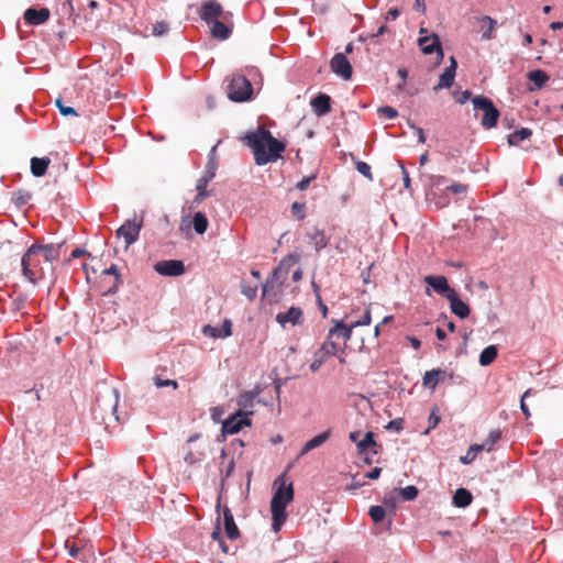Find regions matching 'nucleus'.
Listing matches in <instances>:
<instances>
[{"instance_id":"f257e3e1","label":"nucleus","mask_w":563,"mask_h":563,"mask_svg":"<svg viewBox=\"0 0 563 563\" xmlns=\"http://www.w3.org/2000/svg\"><path fill=\"white\" fill-rule=\"evenodd\" d=\"M62 244H32L21 258L22 275L35 285L60 256Z\"/></svg>"},{"instance_id":"f03ea898","label":"nucleus","mask_w":563,"mask_h":563,"mask_svg":"<svg viewBox=\"0 0 563 563\" xmlns=\"http://www.w3.org/2000/svg\"><path fill=\"white\" fill-rule=\"evenodd\" d=\"M246 142L253 151L255 163L260 166L276 162L285 151V144L265 129L247 134Z\"/></svg>"},{"instance_id":"7ed1b4c3","label":"nucleus","mask_w":563,"mask_h":563,"mask_svg":"<svg viewBox=\"0 0 563 563\" xmlns=\"http://www.w3.org/2000/svg\"><path fill=\"white\" fill-rule=\"evenodd\" d=\"M279 483L278 488L273 495L271 503L272 528L278 532L286 520V507L294 498L292 483L286 484L285 476H279L276 482Z\"/></svg>"},{"instance_id":"20e7f679","label":"nucleus","mask_w":563,"mask_h":563,"mask_svg":"<svg viewBox=\"0 0 563 563\" xmlns=\"http://www.w3.org/2000/svg\"><path fill=\"white\" fill-rule=\"evenodd\" d=\"M227 93L230 100L243 102L251 99L253 86L243 75H232L228 79Z\"/></svg>"},{"instance_id":"39448f33","label":"nucleus","mask_w":563,"mask_h":563,"mask_svg":"<svg viewBox=\"0 0 563 563\" xmlns=\"http://www.w3.org/2000/svg\"><path fill=\"white\" fill-rule=\"evenodd\" d=\"M472 102L475 110H481L484 112V115L481 119L482 125L485 129H492L496 126L500 113L492 100L484 96H476L473 98Z\"/></svg>"},{"instance_id":"423d86ee","label":"nucleus","mask_w":563,"mask_h":563,"mask_svg":"<svg viewBox=\"0 0 563 563\" xmlns=\"http://www.w3.org/2000/svg\"><path fill=\"white\" fill-rule=\"evenodd\" d=\"M371 322V308L366 307L362 316V320H353L350 323H345L344 321H338L331 330H336V340H340L343 346L345 347L346 342L352 336L353 329L357 327L369 325Z\"/></svg>"},{"instance_id":"0eeeda50","label":"nucleus","mask_w":563,"mask_h":563,"mask_svg":"<svg viewBox=\"0 0 563 563\" xmlns=\"http://www.w3.org/2000/svg\"><path fill=\"white\" fill-rule=\"evenodd\" d=\"M216 168H217L216 163L213 162V159H210L206 166V169H205L202 176L197 180V185H196L197 196L194 199L195 203L199 205L207 197H209L211 195V191L207 190V187H208V184L216 176Z\"/></svg>"},{"instance_id":"6e6552de","label":"nucleus","mask_w":563,"mask_h":563,"mask_svg":"<svg viewBox=\"0 0 563 563\" xmlns=\"http://www.w3.org/2000/svg\"><path fill=\"white\" fill-rule=\"evenodd\" d=\"M143 227V219L126 220L118 230L117 236L123 238L125 242V249L132 245L139 239L140 231Z\"/></svg>"},{"instance_id":"1a4fd4ad","label":"nucleus","mask_w":563,"mask_h":563,"mask_svg":"<svg viewBox=\"0 0 563 563\" xmlns=\"http://www.w3.org/2000/svg\"><path fill=\"white\" fill-rule=\"evenodd\" d=\"M232 14L224 12L222 5L217 0H207L202 3L200 9V18L208 24L214 20H228Z\"/></svg>"},{"instance_id":"9d476101","label":"nucleus","mask_w":563,"mask_h":563,"mask_svg":"<svg viewBox=\"0 0 563 563\" xmlns=\"http://www.w3.org/2000/svg\"><path fill=\"white\" fill-rule=\"evenodd\" d=\"M297 262V257L290 255L284 258L279 265L274 269L272 279H268L263 285V296H268L269 289L274 287L275 280L285 279L288 274L289 267Z\"/></svg>"},{"instance_id":"9b49d317","label":"nucleus","mask_w":563,"mask_h":563,"mask_svg":"<svg viewBox=\"0 0 563 563\" xmlns=\"http://www.w3.org/2000/svg\"><path fill=\"white\" fill-rule=\"evenodd\" d=\"M331 70L344 80L352 77L353 70L351 63L343 53H336L330 62Z\"/></svg>"},{"instance_id":"f8f14e48","label":"nucleus","mask_w":563,"mask_h":563,"mask_svg":"<svg viewBox=\"0 0 563 563\" xmlns=\"http://www.w3.org/2000/svg\"><path fill=\"white\" fill-rule=\"evenodd\" d=\"M247 416V412H236L234 416L230 417L222 423V432L229 434H235L240 432L244 426L251 424V419Z\"/></svg>"},{"instance_id":"ddd939ff","label":"nucleus","mask_w":563,"mask_h":563,"mask_svg":"<svg viewBox=\"0 0 563 563\" xmlns=\"http://www.w3.org/2000/svg\"><path fill=\"white\" fill-rule=\"evenodd\" d=\"M154 269L163 276H180L185 273V265L178 260L159 261L154 265Z\"/></svg>"},{"instance_id":"4468645a","label":"nucleus","mask_w":563,"mask_h":563,"mask_svg":"<svg viewBox=\"0 0 563 563\" xmlns=\"http://www.w3.org/2000/svg\"><path fill=\"white\" fill-rule=\"evenodd\" d=\"M418 45L421 48L423 54L430 55V54L437 53L438 57L440 59L443 58L444 54H443L442 45H441L440 38L437 34L421 36L418 40Z\"/></svg>"},{"instance_id":"2eb2a0df","label":"nucleus","mask_w":563,"mask_h":563,"mask_svg":"<svg viewBox=\"0 0 563 563\" xmlns=\"http://www.w3.org/2000/svg\"><path fill=\"white\" fill-rule=\"evenodd\" d=\"M276 322L284 329L288 323L294 327L300 325L303 322V312L299 307H290L287 311L276 314Z\"/></svg>"},{"instance_id":"dca6fc26","label":"nucleus","mask_w":563,"mask_h":563,"mask_svg":"<svg viewBox=\"0 0 563 563\" xmlns=\"http://www.w3.org/2000/svg\"><path fill=\"white\" fill-rule=\"evenodd\" d=\"M423 280L427 285L432 287L437 294L446 299L450 298L451 292H455V290L449 286L446 277L442 275H427Z\"/></svg>"},{"instance_id":"f3484780","label":"nucleus","mask_w":563,"mask_h":563,"mask_svg":"<svg viewBox=\"0 0 563 563\" xmlns=\"http://www.w3.org/2000/svg\"><path fill=\"white\" fill-rule=\"evenodd\" d=\"M335 333H336V330L330 329L325 341L322 343V345L319 349L321 354L325 355L327 357L332 356V355H338V353L344 352L345 347L343 346V344L341 343L340 340H336Z\"/></svg>"},{"instance_id":"a211bd4d","label":"nucleus","mask_w":563,"mask_h":563,"mask_svg":"<svg viewBox=\"0 0 563 563\" xmlns=\"http://www.w3.org/2000/svg\"><path fill=\"white\" fill-rule=\"evenodd\" d=\"M51 12L47 8L34 9L29 8L23 14V19L29 25H41L49 19Z\"/></svg>"},{"instance_id":"6ab92c4d","label":"nucleus","mask_w":563,"mask_h":563,"mask_svg":"<svg viewBox=\"0 0 563 563\" xmlns=\"http://www.w3.org/2000/svg\"><path fill=\"white\" fill-rule=\"evenodd\" d=\"M457 67V62L454 58V56L450 57V66L444 69V71L441 74L438 85L434 87V90L438 91L439 89L443 88H450L455 78V71Z\"/></svg>"},{"instance_id":"aec40b11","label":"nucleus","mask_w":563,"mask_h":563,"mask_svg":"<svg viewBox=\"0 0 563 563\" xmlns=\"http://www.w3.org/2000/svg\"><path fill=\"white\" fill-rule=\"evenodd\" d=\"M477 23L481 24L479 31L482 32V40L489 41L495 37V30L497 27V20L489 15H482L476 18Z\"/></svg>"},{"instance_id":"412c9836","label":"nucleus","mask_w":563,"mask_h":563,"mask_svg":"<svg viewBox=\"0 0 563 563\" xmlns=\"http://www.w3.org/2000/svg\"><path fill=\"white\" fill-rule=\"evenodd\" d=\"M310 104L317 117H323L331 111V98L325 93H319Z\"/></svg>"},{"instance_id":"4be33fe9","label":"nucleus","mask_w":563,"mask_h":563,"mask_svg":"<svg viewBox=\"0 0 563 563\" xmlns=\"http://www.w3.org/2000/svg\"><path fill=\"white\" fill-rule=\"evenodd\" d=\"M448 300L450 301L452 312L459 318L465 319L470 316L471 310L468 305L461 300L456 291L451 292Z\"/></svg>"},{"instance_id":"5701e85b","label":"nucleus","mask_w":563,"mask_h":563,"mask_svg":"<svg viewBox=\"0 0 563 563\" xmlns=\"http://www.w3.org/2000/svg\"><path fill=\"white\" fill-rule=\"evenodd\" d=\"M225 21L227 20L219 19L211 21L209 24L210 33L214 38L227 40L230 36L232 29L225 23Z\"/></svg>"},{"instance_id":"b1692460","label":"nucleus","mask_w":563,"mask_h":563,"mask_svg":"<svg viewBox=\"0 0 563 563\" xmlns=\"http://www.w3.org/2000/svg\"><path fill=\"white\" fill-rule=\"evenodd\" d=\"M330 435H331V430H325L324 432H322V433L313 437L312 439H310L302 446V449H301V451H300V453L298 455V459L302 457L303 455H306L311 450L321 446L323 443H325L329 440Z\"/></svg>"},{"instance_id":"393cba45","label":"nucleus","mask_w":563,"mask_h":563,"mask_svg":"<svg viewBox=\"0 0 563 563\" xmlns=\"http://www.w3.org/2000/svg\"><path fill=\"white\" fill-rule=\"evenodd\" d=\"M224 531L230 540H235L240 537L239 528L235 525L233 515L229 508L223 510Z\"/></svg>"},{"instance_id":"a878e982","label":"nucleus","mask_w":563,"mask_h":563,"mask_svg":"<svg viewBox=\"0 0 563 563\" xmlns=\"http://www.w3.org/2000/svg\"><path fill=\"white\" fill-rule=\"evenodd\" d=\"M308 238L317 252L325 249L329 244V239L323 230L313 229V231L308 234Z\"/></svg>"},{"instance_id":"bb28decb","label":"nucleus","mask_w":563,"mask_h":563,"mask_svg":"<svg viewBox=\"0 0 563 563\" xmlns=\"http://www.w3.org/2000/svg\"><path fill=\"white\" fill-rule=\"evenodd\" d=\"M51 164L48 157H33L31 158V173L35 177H42L46 174L47 168Z\"/></svg>"},{"instance_id":"cd10ccee","label":"nucleus","mask_w":563,"mask_h":563,"mask_svg":"<svg viewBox=\"0 0 563 563\" xmlns=\"http://www.w3.org/2000/svg\"><path fill=\"white\" fill-rule=\"evenodd\" d=\"M445 376V371L442 369H431L424 373L423 376V386L429 388H435L440 380H442Z\"/></svg>"},{"instance_id":"c85d7f7f","label":"nucleus","mask_w":563,"mask_h":563,"mask_svg":"<svg viewBox=\"0 0 563 563\" xmlns=\"http://www.w3.org/2000/svg\"><path fill=\"white\" fill-rule=\"evenodd\" d=\"M473 496L466 488H459L453 495V505L459 508H464L471 505Z\"/></svg>"},{"instance_id":"c756f323","label":"nucleus","mask_w":563,"mask_h":563,"mask_svg":"<svg viewBox=\"0 0 563 563\" xmlns=\"http://www.w3.org/2000/svg\"><path fill=\"white\" fill-rule=\"evenodd\" d=\"M532 135V131L528 128H521L508 135V144L511 146L519 145L522 141L529 139Z\"/></svg>"},{"instance_id":"7c9ffc66","label":"nucleus","mask_w":563,"mask_h":563,"mask_svg":"<svg viewBox=\"0 0 563 563\" xmlns=\"http://www.w3.org/2000/svg\"><path fill=\"white\" fill-rule=\"evenodd\" d=\"M498 351L495 345L485 347L479 355V364L482 366L490 365L497 357Z\"/></svg>"},{"instance_id":"2f4dec72","label":"nucleus","mask_w":563,"mask_h":563,"mask_svg":"<svg viewBox=\"0 0 563 563\" xmlns=\"http://www.w3.org/2000/svg\"><path fill=\"white\" fill-rule=\"evenodd\" d=\"M209 225V221L205 213L198 211L192 217V227L198 234H203Z\"/></svg>"},{"instance_id":"473e14b6","label":"nucleus","mask_w":563,"mask_h":563,"mask_svg":"<svg viewBox=\"0 0 563 563\" xmlns=\"http://www.w3.org/2000/svg\"><path fill=\"white\" fill-rule=\"evenodd\" d=\"M528 78L533 82L534 88H542L545 82L549 80V76L543 70H532L528 74Z\"/></svg>"},{"instance_id":"72a5a7b5","label":"nucleus","mask_w":563,"mask_h":563,"mask_svg":"<svg viewBox=\"0 0 563 563\" xmlns=\"http://www.w3.org/2000/svg\"><path fill=\"white\" fill-rule=\"evenodd\" d=\"M500 438H501L500 430H498V429L492 430L489 435L487 437V439L482 444H479V446L482 448V451L483 450H486L488 452L492 451L494 449V445L499 441Z\"/></svg>"},{"instance_id":"f704fd0d","label":"nucleus","mask_w":563,"mask_h":563,"mask_svg":"<svg viewBox=\"0 0 563 563\" xmlns=\"http://www.w3.org/2000/svg\"><path fill=\"white\" fill-rule=\"evenodd\" d=\"M103 274L114 276V282H113L112 286H110L103 294L107 295V294L114 292V290L117 289V287L120 283V274H119V269H118L117 265L113 264L109 268H106L103 271Z\"/></svg>"},{"instance_id":"c9c22d12","label":"nucleus","mask_w":563,"mask_h":563,"mask_svg":"<svg viewBox=\"0 0 563 563\" xmlns=\"http://www.w3.org/2000/svg\"><path fill=\"white\" fill-rule=\"evenodd\" d=\"M482 452V448L479 444H473L468 448L465 455L460 457L461 463L463 464H471L477 456V454Z\"/></svg>"},{"instance_id":"e433bc0d","label":"nucleus","mask_w":563,"mask_h":563,"mask_svg":"<svg viewBox=\"0 0 563 563\" xmlns=\"http://www.w3.org/2000/svg\"><path fill=\"white\" fill-rule=\"evenodd\" d=\"M368 515L375 523H378L384 520L386 511L382 506H372L368 510Z\"/></svg>"},{"instance_id":"4c0bfd02","label":"nucleus","mask_w":563,"mask_h":563,"mask_svg":"<svg viewBox=\"0 0 563 563\" xmlns=\"http://www.w3.org/2000/svg\"><path fill=\"white\" fill-rule=\"evenodd\" d=\"M254 398H255V394L254 393H252V391L244 393V394H242L240 396V398L238 400V405L241 408L246 409V408L253 406Z\"/></svg>"},{"instance_id":"58836bf2","label":"nucleus","mask_w":563,"mask_h":563,"mask_svg":"<svg viewBox=\"0 0 563 563\" xmlns=\"http://www.w3.org/2000/svg\"><path fill=\"white\" fill-rule=\"evenodd\" d=\"M375 444L374 434L372 432H367L364 439L357 443V448L360 453H363L367 448L374 446Z\"/></svg>"},{"instance_id":"ea45409f","label":"nucleus","mask_w":563,"mask_h":563,"mask_svg":"<svg viewBox=\"0 0 563 563\" xmlns=\"http://www.w3.org/2000/svg\"><path fill=\"white\" fill-rule=\"evenodd\" d=\"M418 494H419L418 488L412 485H409V486L400 489V496L405 500H413L417 498Z\"/></svg>"},{"instance_id":"a19ab883","label":"nucleus","mask_w":563,"mask_h":563,"mask_svg":"<svg viewBox=\"0 0 563 563\" xmlns=\"http://www.w3.org/2000/svg\"><path fill=\"white\" fill-rule=\"evenodd\" d=\"M168 31H169V25L164 21H159L153 25L152 35L164 36L168 33Z\"/></svg>"},{"instance_id":"79ce46f5","label":"nucleus","mask_w":563,"mask_h":563,"mask_svg":"<svg viewBox=\"0 0 563 563\" xmlns=\"http://www.w3.org/2000/svg\"><path fill=\"white\" fill-rule=\"evenodd\" d=\"M242 294L250 300H253L257 294V285H249L245 282L241 285Z\"/></svg>"},{"instance_id":"37998d69","label":"nucleus","mask_w":563,"mask_h":563,"mask_svg":"<svg viewBox=\"0 0 563 563\" xmlns=\"http://www.w3.org/2000/svg\"><path fill=\"white\" fill-rule=\"evenodd\" d=\"M355 168H356V170L360 174H362L368 180H373V175H372L371 166L367 163L358 161L355 164Z\"/></svg>"},{"instance_id":"c03bdc74","label":"nucleus","mask_w":563,"mask_h":563,"mask_svg":"<svg viewBox=\"0 0 563 563\" xmlns=\"http://www.w3.org/2000/svg\"><path fill=\"white\" fill-rule=\"evenodd\" d=\"M327 358L328 357L325 355H322L321 352L318 350L314 353V358L310 364L311 372H313V373L317 372L322 366V364L325 362Z\"/></svg>"},{"instance_id":"a18cd8bd","label":"nucleus","mask_w":563,"mask_h":563,"mask_svg":"<svg viewBox=\"0 0 563 563\" xmlns=\"http://www.w3.org/2000/svg\"><path fill=\"white\" fill-rule=\"evenodd\" d=\"M153 380L157 388L169 387V386L173 387L174 389L178 388V383L173 379H162L161 377L155 376L153 378Z\"/></svg>"},{"instance_id":"49530a36","label":"nucleus","mask_w":563,"mask_h":563,"mask_svg":"<svg viewBox=\"0 0 563 563\" xmlns=\"http://www.w3.org/2000/svg\"><path fill=\"white\" fill-rule=\"evenodd\" d=\"M377 112L388 120L395 119L398 115L397 110L389 106L378 108Z\"/></svg>"},{"instance_id":"de8ad7c7","label":"nucleus","mask_w":563,"mask_h":563,"mask_svg":"<svg viewBox=\"0 0 563 563\" xmlns=\"http://www.w3.org/2000/svg\"><path fill=\"white\" fill-rule=\"evenodd\" d=\"M468 189V186L461 183H455L446 187V191L454 195L465 194Z\"/></svg>"},{"instance_id":"09e8293b","label":"nucleus","mask_w":563,"mask_h":563,"mask_svg":"<svg viewBox=\"0 0 563 563\" xmlns=\"http://www.w3.org/2000/svg\"><path fill=\"white\" fill-rule=\"evenodd\" d=\"M531 389L526 390L520 399V408L526 419H529L531 417L530 410L526 405V399L531 395Z\"/></svg>"},{"instance_id":"8fccbe9b","label":"nucleus","mask_w":563,"mask_h":563,"mask_svg":"<svg viewBox=\"0 0 563 563\" xmlns=\"http://www.w3.org/2000/svg\"><path fill=\"white\" fill-rule=\"evenodd\" d=\"M291 212L298 220L305 218V203L294 202L291 205Z\"/></svg>"},{"instance_id":"3c124183","label":"nucleus","mask_w":563,"mask_h":563,"mask_svg":"<svg viewBox=\"0 0 563 563\" xmlns=\"http://www.w3.org/2000/svg\"><path fill=\"white\" fill-rule=\"evenodd\" d=\"M202 332H203L205 335H208L210 338H214V339L221 338V334H220L221 330H220V328L212 327L210 324L205 325L203 329H202Z\"/></svg>"},{"instance_id":"603ef678","label":"nucleus","mask_w":563,"mask_h":563,"mask_svg":"<svg viewBox=\"0 0 563 563\" xmlns=\"http://www.w3.org/2000/svg\"><path fill=\"white\" fill-rule=\"evenodd\" d=\"M441 420L439 415V410L437 408L432 409L429 416V430L434 429Z\"/></svg>"},{"instance_id":"864d4df0","label":"nucleus","mask_w":563,"mask_h":563,"mask_svg":"<svg viewBox=\"0 0 563 563\" xmlns=\"http://www.w3.org/2000/svg\"><path fill=\"white\" fill-rule=\"evenodd\" d=\"M386 429L394 430L396 432H400L404 429V419L397 418L388 422Z\"/></svg>"},{"instance_id":"5fc2aeb1","label":"nucleus","mask_w":563,"mask_h":563,"mask_svg":"<svg viewBox=\"0 0 563 563\" xmlns=\"http://www.w3.org/2000/svg\"><path fill=\"white\" fill-rule=\"evenodd\" d=\"M317 178V174H312L308 177L302 178L299 183H297L296 188L299 190H306L310 183Z\"/></svg>"},{"instance_id":"6e6d98bb","label":"nucleus","mask_w":563,"mask_h":563,"mask_svg":"<svg viewBox=\"0 0 563 563\" xmlns=\"http://www.w3.org/2000/svg\"><path fill=\"white\" fill-rule=\"evenodd\" d=\"M231 327H232V323L230 320H224L222 327L220 328L221 332V338H227V336H230L232 334V330H231Z\"/></svg>"},{"instance_id":"4d7b16f0","label":"nucleus","mask_w":563,"mask_h":563,"mask_svg":"<svg viewBox=\"0 0 563 563\" xmlns=\"http://www.w3.org/2000/svg\"><path fill=\"white\" fill-rule=\"evenodd\" d=\"M212 539L213 540H218L221 544V548L223 550V552H228V548L225 547L224 542L221 540V536H220V528L219 526L216 528V530L212 532L211 534Z\"/></svg>"},{"instance_id":"13d9d810","label":"nucleus","mask_w":563,"mask_h":563,"mask_svg":"<svg viewBox=\"0 0 563 563\" xmlns=\"http://www.w3.org/2000/svg\"><path fill=\"white\" fill-rule=\"evenodd\" d=\"M397 74L401 78V84L398 85V89H402L404 86L406 85V80H407V77H408V71H407L406 68H399Z\"/></svg>"},{"instance_id":"bf43d9fd","label":"nucleus","mask_w":563,"mask_h":563,"mask_svg":"<svg viewBox=\"0 0 563 563\" xmlns=\"http://www.w3.org/2000/svg\"><path fill=\"white\" fill-rule=\"evenodd\" d=\"M380 473H382V468L375 467L371 472H367L365 474V477L369 478V479H377L380 476Z\"/></svg>"},{"instance_id":"052dcab7","label":"nucleus","mask_w":563,"mask_h":563,"mask_svg":"<svg viewBox=\"0 0 563 563\" xmlns=\"http://www.w3.org/2000/svg\"><path fill=\"white\" fill-rule=\"evenodd\" d=\"M60 114L67 117V115H77V112L76 110L73 108V107H69V106H65V107H60Z\"/></svg>"},{"instance_id":"680f3d73","label":"nucleus","mask_w":563,"mask_h":563,"mask_svg":"<svg viewBox=\"0 0 563 563\" xmlns=\"http://www.w3.org/2000/svg\"><path fill=\"white\" fill-rule=\"evenodd\" d=\"M66 547L68 548V554L70 556H73V558L78 556L80 549L76 544L68 545V543H66Z\"/></svg>"},{"instance_id":"e2e57ef3","label":"nucleus","mask_w":563,"mask_h":563,"mask_svg":"<svg viewBox=\"0 0 563 563\" xmlns=\"http://www.w3.org/2000/svg\"><path fill=\"white\" fill-rule=\"evenodd\" d=\"M399 14H400V12H399V10L397 8H391V9L388 10L387 15H386L385 19L386 20H388V19H394L395 20V19H397L399 16Z\"/></svg>"},{"instance_id":"0e129e2a","label":"nucleus","mask_w":563,"mask_h":563,"mask_svg":"<svg viewBox=\"0 0 563 563\" xmlns=\"http://www.w3.org/2000/svg\"><path fill=\"white\" fill-rule=\"evenodd\" d=\"M401 170H402V178H404V185L407 189L410 188V177H409V174L408 172L405 169L404 166H401Z\"/></svg>"},{"instance_id":"69168bd1","label":"nucleus","mask_w":563,"mask_h":563,"mask_svg":"<svg viewBox=\"0 0 563 563\" xmlns=\"http://www.w3.org/2000/svg\"><path fill=\"white\" fill-rule=\"evenodd\" d=\"M471 98V91L465 90L462 92L461 98H459L456 101L461 104L465 103Z\"/></svg>"},{"instance_id":"338daca9","label":"nucleus","mask_w":563,"mask_h":563,"mask_svg":"<svg viewBox=\"0 0 563 563\" xmlns=\"http://www.w3.org/2000/svg\"><path fill=\"white\" fill-rule=\"evenodd\" d=\"M416 134L418 136V142L423 144L426 142L423 130L421 128H416Z\"/></svg>"},{"instance_id":"774afa93","label":"nucleus","mask_w":563,"mask_h":563,"mask_svg":"<svg viewBox=\"0 0 563 563\" xmlns=\"http://www.w3.org/2000/svg\"><path fill=\"white\" fill-rule=\"evenodd\" d=\"M85 253H86V252H85L82 249L77 247V249H75V250L71 252L70 257H71V258H79V257H81Z\"/></svg>"}]
</instances>
